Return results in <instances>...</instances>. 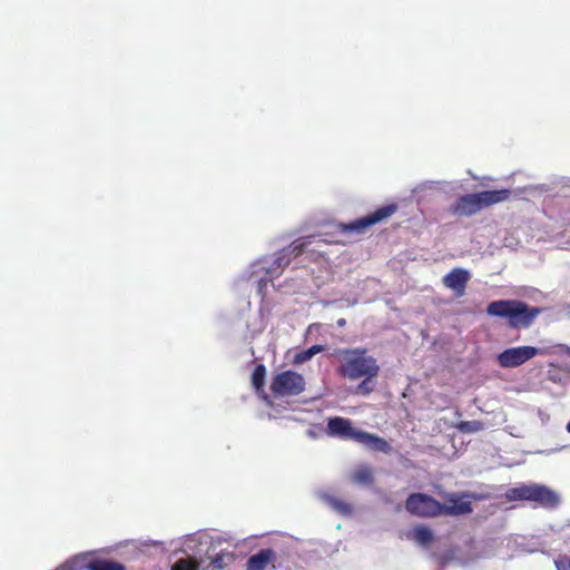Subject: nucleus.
Returning <instances> with one entry per match:
<instances>
[{"instance_id":"ddd939ff","label":"nucleus","mask_w":570,"mask_h":570,"mask_svg":"<svg viewBox=\"0 0 570 570\" xmlns=\"http://www.w3.org/2000/svg\"><path fill=\"white\" fill-rule=\"evenodd\" d=\"M397 209V206L394 204L385 205L377 208L375 212L358 218V230L367 228L374 224L382 222L385 218L392 216Z\"/></svg>"},{"instance_id":"c85d7f7f","label":"nucleus","mask_w":570,"mask_h":570,"mask_svg":"<svg viewBox=\"0 0 570 570\" xmlns=\"http://www.w3.org/2000/svg\"><path fill=\"white\" fill-rule=\"evenodd\" d=\"M348 479H350L351 481H356V472H355V471L351 472V473L348 474Z\"/></svg>"},{"instance_id":"b1692460","label":"nucleus","mask_w":570,"mask_h":570,"mask_svg":"<svg viewBox=\"0 0 570 570\" xmlns=\"http://www.w3.org/2000/svg\"><path fill=\"white\" fill-rule=\"evenodd\" d=\"M554 564L557 570H570V557L559 556Z\"/></svg>"},{"instance_id":"39448f33","label":"nucleus","mask_w":570,"mask_h":570,"mask_svg":"<svg viewBox=\"0 0 570 570\" xmlns=\"http://www.w3.org/2000/svg\"><path fill=\"white\" fill-rule=\"evenodd\" d=\"M305 377L293 370H286L273 376L271 392L276 397L297 396L305 391Z\"/></svg>"},{"instance_id":"a211bd4d","label":"nucleus","mask_w":570,"mask_h":570,"mask_svg":"<svg viewBox=\"0 0 570 570\" xmlns=\"http://www.w3.org/2000/svg\"><path fill=\"white\" fill-rule=\"evenodd\" d=\"M235 560L236 557L234 552L228 550H222L212 558L209 567L213 570H223L233 564Z\"/></svg>"},{"instance_id":"9b49d317","label":"nucleus","mask_w":570,"mask_h":570,"mask_svg":"<svg viewBox=\"0 0 570 570\" xmlns=\"http://www.w3.org/2000/svg\"><path fill=\"white\" fill-rule=\"evenodd\" d=\"M327 434L341 439H356V430L352 426L351 421L340 416L328 420Z\"/></svg>"},{"instance_id":"aec40b11","label":"nucleus","mask_w":570,"mask_h":570,"mask_svg":"<svg viewBox=\"0 0 570 570\" xmlns=\"http://www.w3.org/2000/svg\"><path fill=\"white\" fill-rule=\"evenodd\" d=\"M455 429L461 433H476L484 430V423L479 420L461 421L455 424Z\"/></svg>"},{"instance_id":"7c9ffc66","label":"nucleus","mask_w":570,"mask_h":570,"mask_svg":"<svg viewBox=\"0 0 570 570\" xmlns=\"http://www.w3.org/2000/svg\"><path fill=\"white\" fill-rule=\"evenodd\" d=\"M567 431L570 433V422L567 424Z\"/></svg>"},{"instance_id":"6e6552de","label":"nucleus","mask_w":570,"mask_h":570,"mask_svg":"<svg viewBox=\"0 0 570 570\" xmlns=\"http://www.w3.org/2000/svg\"><path fill=\"white\" fill-rule=\"evenodd\" d=\"M540 354L534 346H518L502 351L497 356L498 364L503 368L518 367Z\"/></svg>"},{"instance_id":"412c9836","label":"nucleus","mask_w":570,"mask_h":570,"mask_svg":"<svg viewBox=\"0 0 570 570\" xmlns=\"http://www.w3.org/2000/svg\"><path fill=\"white\" fill-rule=\"evenodd\" d=\"M266 377V367L263 364H258L252 374V385L256 391L264 387Z\"/></svg>"},{"instance_id":"dca6fc26","label":"nucleus","mask_w":570,"mask_h":570,"mask_svg":"<svg viewBox=\"0 0 570 570\" xmlns=\"http://www.w3.org/2000/svg\"><path fill=\"white\" fill-rule=\"evenodd\" d=\"M343 360L338 370L340 374L352 380L356 379V351H344Z\"/></svg>"},{"instance_id":"a878e982","label":"nucleus","mask_w":570,"mask_h":570,"mask_svg":"<svg viewBox=\"0 0 570 570\" xmlns=\"http://www.w3.org/2000/svg\"><path fill=\"white\" fill-rule=\"evenodd\" d=\"M309 357L312 358L314 355L321 353L324 351L323 345H312L311 347L306 348Z\"/></svg>"},{"instance_id":"f03ea898","label":"nucleus","mask_w":570,"mask_h":570,"mask_svg":"<svg viewBox=\"0 0 570 570\" xmlns=\"http://www.w3.org/2000/svg\"><path fill=\"white\" fill-rule=\"evenodd\" d=\"M541 312L542 308L530 306L519 299L494 301L487 307L489 315L507 318L512 328L529 327Z\"/></svg>"},{"instance_id":"cd10ccee","label":"nucleus","mask_w":570,"mask_h":570,"mask_svg":"<svg viewBox=\"0 0 570 570\" xmlns=\"http://www.w3.org/2000/svg\"><path fill=\"white\" fill-rule=\"evenodd\" d=\"M85 556L80 554V556H76L69 563H67L68 566H70V570H76V568H73V566H76L78 562L85 560Z\"/></svg>"},{"instance_id":"4468645a","label":"nucleus","mask_w":570,"mask_h":570,"mask_svg":"<svg viewBox=\"0 0 570 570\" xmlns=\"http://www.w3.org/2000/svg\"><path fill=\"white\" fill-rule=\"evenodd\" d=\"M358 443H362L364 446L374 452H381L386 454L392 451V446L385 439L360 430Z\"/></svg>"},{"instance_id":"f3484780","label":"nucleus","mask_w":570,"mask_h":570,"mask_svg":"<svg viewBox=\"0 0 570 570\" xmlns=\"http://www.w3.org/2000/svg\"><path fill=\"white\" fill-rule=\"evenodd\" d=\"M409 538L423 547L430 546L434 540L432 530L422 524L414 527Z\"/></svg>"},{"instance_id":"f8f14e48","label":"nucleus","mask_w":570,"mask_h":570,"mask_svg":"<svg viewBox=\"0 0 570 570\" xmlns=\"http://www.w3.org/2000/svg\"><path fill=\"white\" fill-rule=\"evenodd\" d=\"M277 560V554L272 549H262L259 552L250 556L246 562L247 570H267L271 566L273 569L275 568V562Z\"/></svg>"},{"instance_id":"bb28decb","label":"nucleus","mask_w":570,"mask_h":570,"mask_svg":"<svg viewBox=\"0 0 570 570\" xmlns=\"http://www.w3.org/2000/svg\"><path fill=\"white\" fill-rule=\"evenodd\" d=\"M309 357L312 358L314 355L321 353L324 351L323 345H312L311 347L306 348Z\"/></svg>"},{"instance_id":"393cba45","label":"nucleus","mask_w":570,"mask_h":570,"mask_svg":"<svg viewBox=\"0 0 570 570\" xmlns=\"http://www.w3.org/2000/svg\"><path fill=\"white\" fill-rule=\"evenodd\" d=\"M309 360H311V357H309L307 351L304 350V351H301L295 354L293 362H294V364H303Z\"/></svg>"},{"instance_id":"5701e85b","label":"nucleus","mask_w":570,"mask_h":570,"mask_svg":"<svg viewBox=\"0 0 570 570\" xmlns=\"http://www.w3.org/2000/svg\"><path fill=\"white\" fill-rule=\"evenodd\" d=\"M358 483L372 485L374 483V472L368 466H358Z\"/></svg>"},{"instance_id":"1a4fd4ad","label":"nucleus","mask_w":570,"mask_h":570,"mask_svg":"<svg viewBox=\"0 0 570 570\" xmlns=\"http://www.w3.org/2000/svg\"><path fill=\"white\" fill-rule=\"evenodd\" d=\"M468 493H449L445 503H441V514L444 515H463L472 512V504Z\"/></svg>"},{"instance_id":"f257e3e1","label":"nucleus","mask_w":570,"mask_h":570,"mask_svg":"<svg viewBox=\"0 0 570 570\" xmlns=\"http://www.w3.org/2000/svg\"><path fill=\"white\" fill-rule=\"evenodd\" d=\"M332 232L318 233L316 235H308L295 239L291 245L281 249L274 259L273 265L267 273L282 274L285 267H287L292 259L302 255L306 247L314 242H322L325 244H340L343 240L338 237L344 235L348 230H356V220H352L348 224H335L332 225Z\"/></svg>"},{"instance_id":"20e7f679","label":"nucleus","mask_w":570,"mask_h":570,"mask_svg":"<svg viewBox=\"0 0 570 570\" xmlns=\"http://www.w3.org/2000/svg\"><path fill=\"white\" fill-rule=\"evenodd\" d=\"M508 498L515 501H533L543 508H556L559 504L558 494L541 484H523L512 488L508 492Z\"/></svg>"},{"instance_id":"7ed1b4c3","label":"nucleus","mask_w":570,"mask_h":570,"mask_svg":"<svg viewBox=\"0 0 570 570\" xmlns=\"http://www.w3.org/2000/svg\"><path fill=\"white\" fill-rule=\"evenodd\" d=\"M510 196L509 189L466 194L458 198L451 210L456 216H472L484 207L508 200Z\"/></svg>"},{"instance_id":"c756f323","label":"nucleus","mask_w":570,"mask_h":570,"mask_svg":"<svg viewBox=\"0 0 570 570\" xmlns=\"http://www.w3.org/2000/svg\"><path fill=\"white\" fill-rule=\"evenodd\" d=\"M337 324H338L340 326H343V325L345 324V321H344V320H338V321H337Z\"/></svg>"},{"instance_id":"6ab92c4d","label":"nucleus","mask_w":570,"mask_h":570,"mask_svg":"<svg viewBox=\"0 0 570 570\" xmlns=\"http://www.w3.org/2000/svg\"><path fill=\"white\" fill-rule=\"evenodd\" d=\"M87 570H125L120 562L107 559H94L83 566Z\"/></svg>"},{"instance_id":"423d86ee","label":"nucleus","mask_w":570,"mask_h":570,"mask_svg":"<svg viewBox=\"0 0 570 570\" xmlns=\"http://www.w3.org/2000/svg\"><path fill=\"white\" fill-rule=\"evenodd\" d=\"M405 509L420 518L441 515V502L425 493H411L405 501Z\"/></svg>"},{"instance_id":"2eb2a0df","label":"nucleus","mask_w":570,"mask_h":570,"mask_svg":"<svg viewBox=\"0 0 570 570\" xmlns=\"http://www.w3.org/2000/svg\"><path fill=\"white\" fill-rule=\"evenodd\" d=\"M320 498L331 507L336 513L350 517L353 514V504L337 495L331 493H321Z\"/></svg>"},{"instance_id":"4be33fe9","label":"nucleus","mask_w":570,"mask_h":570,"mask_svg":"<svg viewBox=\"0 0 570 570\" xmlns=\"http://www.w3.org/2000/svg\"><path fill=\"white\" fill-rule=\"evenodd\" d=\"M199 564L193 558L179 559L171 567V570H198Z\"/></svg>"},{"instance_id":"9d476101","label":"nucleus","mask_w":570,"mask_h":570,"mask_svg":"<svg viewBox=\"0 0 570 570\" xmlns=\"http://www.w3.org/2000/svg\"><path fill=\"white\" fill-rule=\"evenodd\" d=\"M470 279V273L463 268H453L442 279L443 285L452 289L456 297L465 294L466 285Z\"/></svg>"},{"instance_id":"0eeeda50","label":"nucleus","mask_w":570,"mask_h":570,"mask_svg":"<svg viewBox=\"0 0 570 570\" xmlns=\"http://www.w3.org/2000/svg\"><path fill=\"white\" fill-rule=\"evenodd\" d=\"M380 367L376 360L365 355V351L358 350V393L363 395L374 391Z\"/></svg>"}]
</instances>
